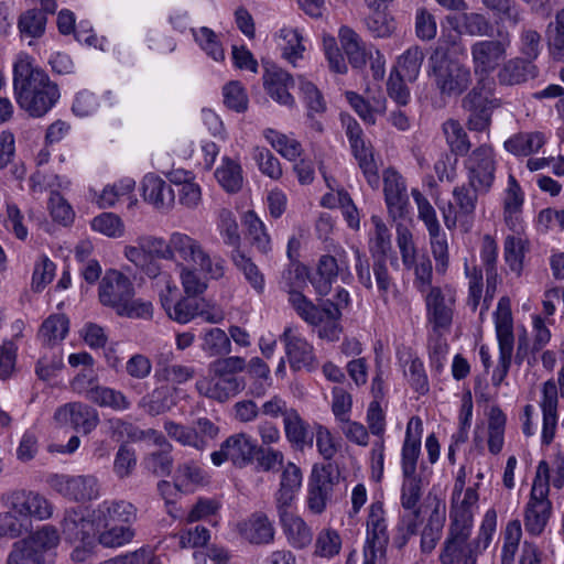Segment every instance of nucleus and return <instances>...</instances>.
<instances>
[{"label": "nucleus", "instance_id": "obj_1", "mask_svg": "<svg viewBox=\"0 0 564 564\" xmlns=\"http://www.w3.org/2000/svg\"><path fill=\"white\" fill-rule=\"evenodd\" d=\"M13 95L20 109L32 118H41L59 99V89L29 55H21L13 64Z\"/></svg>", "mask_w": 564, "mask_h": 564}, {"label": "nucleus", "instance_id": "obj_2", "mask_svg": "<svg viewBox=\"0 0 564 564\" xmlns=\"http://www.w3.org/2000/svg\"><path fill=\"white\" fill-rule=\"evenodd\" d=\"M468 516H459L455 523L449 524L448 534L444 541L441 564H476L477 557L490 544L497 527V513L488 510L482 519L478 535L469 540L471 529H468Z\"/></svg>", "mask_w": 564, "mask_h": 564}, {"label": "nucleus", "instance_id": "obj_3", "mask_svg": "<svg viewBox=\"0 0 564 564\" xmlns=\"http://www.w3.org/2000/svg\"><path fill=\"white\" fill-rule=\"evenodd\" d=\"M350 303L348 291L338 288L335 301L329 299L312 302L303 293H293L291 306L296 314L310 326L317 328L318 337L329 341L337 340L341 333V311Z\"/></svg>", "mask_w": 564, "mask_h": 564}, {"label": "nucleus", "instance_id": "obj_4", "mask_svg": "<svg viewBox=\"0 0 564 564\" xmlns=\"http://www.w3.org/2000/svg\"><path fill=\"white\" fill-rule=\"evenodd\" d=\"M449 44L455 40L441 36L429 57V76L441 96L457 97L468 89L473 82L470 68L449 55Z\"/></svg>", "mask_w": 564, "mask_h": 564}, {"label": "nucleus", "instance_id": "obj_5", "mask_svg": "<svg viewBox=\"0 0 564 564\" xmlns=\"http://www.w3.org/2000/svg\"><path fill=\"white\" fill-rule=\"evenodd\" d=\"M423 423L419 416H412L406 425L405 437L401 451V506L404 510H420L422 497V479L416 474L417 459L421 453Z\"/></svg>", "mask_w": 564, "mask_h": 564}, {"label": "nucleus", "instance_id": "obj_6", "mask_svg": "<svg viewBox=\"0 0 564 564\" xmlns=\"http://www.w3.org/2000/svg\"><path fill=\"white\" fill-rule=\"evenodd\" d=\"M99 300L102 305L112 307L120 316L145 319L152 317V304L135 300L132 282L117 270L107 271L101 279Z\"/></svg>", "mask_w": 564, "mask_h": 564}, {"label": "nucleus", "instance_id": "obj_7", "mask_svg": "<svg viewBox=\"0 0 564 564\" xmlns=\"http://www.w3.org/2000/svg\"><path fill=\"white\" fill-rule=\"evenodd\" d=\"M59 534L52 525H43L26 539L12 545L7 564H51L56 556Z\"/></svg>", "mask_w": 564, "mask_h": 564}, {"label": "nucleus", "instance_id": "obj_8", "mask_svg": "<svg viewBox=\"0 0 564 564\" xmlns=\"http://www.w3.org/2000/svg\"><path fill=\"white\" fill-rule=\"evenodd\" d=\"M549 491L550 466L545 460H541L524 509V528L531 535H540L550 520L552 502L547 498Z\"/></svg>", "mask_w": 564, "mask_h": 564}, {"label": "nucleus", "instance_id": "obj_9", "mask_svg": "<svg viewBox=\"0 0 564 564\" xmlns=\"http://www.w3.org/2000/svg\"><path fill=\"white\" fill-rule=\"evenodd\" d=\"M495 328L499 346V361L492 371L491 382L499 387L507 377L512 362L514 349L513 318L510 300L502 296L495 312Z\"/></svg>", "mask_w": 564, "mask_h": 564}, {"label": "nucleus", "instance_id": "obj_10", "mask_svg": "<svg viewBox=\"0 0 564 564\" xmlns=\"http://www.w3.org/2000/svg\"><path fill=\"white\" fill-rule=\"evenodd\" d=\"M468 186L476 194L485 195L491 189L497 170L495 151L489 144L473 150L464 161Z\"/></svg>", "mask_w": 564, "mask_h": 564}, {"label": "nucleus", "instance_id": "obj_11", "mask_svg": "<svg viewBox=\"0 0 564 564\" xmlns=\"http://www.w3.org/2000/svg\"><path fill=\"white\" fill-rule=\"evenodd\" d=\"M511 46V35L506 30L498 31L497 39L476 41L470 46L474 72L477 75L488 76L497 69L506 58Z\"/></svg>", "mask_w": 564, "mask_h": 564}, {"label": "nucleus", "instance_id": "obj_12", "mask_svg": "<svg viewBox=\"0 0 564 564\" xmlns=\"http://www.w3.org/2000/svg\"><path fill=\"white\" fill-rule=\"evenodd\" d=\"M46 482L58 495L75 502H86L99 497L100 486L94 475L52 474Z\"/></svg>", "mask_w": 564, "mask_h": 564}, {"label": "nucleus", "instance_id": "obj_13", "mask_svg": "<svg viewBox=\"0 0 564 564\" xmlns=\"http://www.w3.org/2000/svg\"><path fill=\"white\" fill-rule=\"evenodd\" d=\"M478 195L470 186L454 187L453 199L442 207L443 219L447 229L452 230L458 225L465 232L470 230Z\"/></svg>", "mask_w": 564, "mask_h": 564}, {"label": "nucleus", "instance_id": "obj_14", "mask_svg": "<svg viewBox=\"0 0 564 564\" xmlns=\"http://www.w3.org/2000/svg\"><path fill=\"white\" fill-rule=\"evenodd\" d=\"M371 221L375 226L373 236L371 238V251L380 254L373 261L372 272L380 297H382L383 301H387L388 293L394 286L386 259V253L391 248V234L380 217L372 216Z\"/></svg>", "mask_w": 564, "mask_h": 564}, {"label": "nucleus", "instance_id": "obj_15", "mask_svg": "<svg viewBox=\"0 0 564 564\" xmlns=\"http://www.w3.org/2000/svg\"><path fill=\"white\" fill-rule=\"evenodd\" d=\"M258 443L247 433H236L228 436L218 451L210 455L215 466L230 462L237 468H245L254 462Z\"/></svg>", "mask_w": 564, "mask_h": 564}, {"label": "nucleus", "instance_id": "obj_16", "mask_svg": "<svg viewBox=\"0 0 564 564\" xmlns=\"http://www.w3.org/2000/svg\"><path fill=\"white\" fill-rule=\"evenodd\" d=\"M338 275L343 281L351 276L348 254L343 248H336L334 254H323L319 258L316 274L311 283L318 295L325 296L330 292Z\"/></svg>", "mask_w": 564, "mask_h": 564}, {"label": "nucleus", "instance_id": "obj_17", "mask_svg": "<svg viewBox=\"0 0 564 564\" xmlns=\"http://www.w3.org/2000/svg\"><path fill=\"white\" fill-rule=\"evenodd\" d=\"M426 318L438 335L449 330L453 322L455 296L451 288H430L424 293Z\"/></svg>", "mask_w": 564, "mask_h": 564}, {"label": "nucleus", "instance_id": "obj_18", "mask_svg": "<svg viewBox=\"0 0 564 564\" xmlns=\"http://www.w3.org/2000/svg\"><path fill=\"white\" fill-rule=\"evenodd\" d=\"M332 463L314 465L307 490V507L311 512L321 514L325 511L327 501L337 477L334 475Z\"/></svg>", "mask_w": 564, "mask_h": 564}, {"label": "nucleus", "instance_id": "obj_19", "mask_svg": "<svg viewBox=\"0 0 564 564\" xmlns=\"http://www.w3.org/2000/svg\"><path fill=\"white\" fill-rule=\"evenodd\" d=\"M167 315L171 319L181 324H186L196 317L212 324H218L225 318L220 308L209 305L204 299L196 295L180 297Z\"/></svg>", "mask_w": 564, "mask_h": 564}, {"label": "nucleus", "instance_id": "obj_20", "mask_svg": "<svg viewBox=\"0 0 564 564\" xmlns=\"http://www.w3.org/2000/svg\"><path fill=\"white\" fill-rule=\"evenodd\" d=\"M498 106L497 99L488 98L476 88L471 89L462 100V107L468 112V129L477 132L488 130L491 123L492 110Z\"/></svg>", "mask_w": 564, "mask_h": 564}, {"label": "nucleus", "instance_id": "obj_21", "mask_svg": "<svg viewBox=\"0 0 564 564\" xmlns=\"http://www.w3.org/2000/svg\"><path fill=\"white\" fill-rule=\"evenodd\" d=\"M62 525L66 540L72 543L82 542L85 545L90 544L100 528L96 517L91 519L89 510L83 507L66 510Z\"/></svg>", "mask_w": 564, "mask_h": 564}, {"label": "nucleus", "instance_id": "obj_22", "mask_svg": "<svg viewBox=\"0 0 564 564\" xmlns=\"http://www.w3.org/2000/svg\"><path fill=\"white\" fill-rule=\"evenodd\" d=\"M383 192L389 215L393 220L405 218L410 206L406 185L394 169L390 167L383 172Z\"/></svg>", "mask_w": 564, "mask_h": 564}, {"label": "nucleus", "instance_id": "obj_23", "mask_svg": "<svg viewBox=\"0 0 564 564\" xmlns=\"http://www.w3.org/2000/svg\"><path fill=\"white\" fill-rule=\"evenodd\" d=\"M54 420L62 425H72L76 431L88 434L99 423V414L93 406L82 402H70L59 406Z\"/></svg>", "mask_w": 564, "mask_h": 564}, {"label": "nucleus", "instance_id": "obj_24", "mask_svg": "<svg viewBox=\"0 0 564 564\" xmlns=\"http://www.w3.org/2000/svg\"><path fill=\"white\" fill-rule=\"evenodd\" d=\"M367 550L372 557L377 553L382 554L389 543V532L386 519V511L381 501H375L369 507L367 517Z\"/></svg>", "mask_w": 564, "mask_h": 564}, {"label": "nucleus", "instance_id": "obj_25", "mask_svg": "<svg viewBox=\"0 0 564 564\" xmlns=\"http://www.w3.org/2000/svg\"><path fill=\"white\" fill-rule=\"evenodd\" d=\"M280 339L285 345V352L293 369L313 370L315 368L313 346L304 337L296 334L293 328L286 327Z\"/></svg>", "mask_w": 564, "mask_h": 564}, {"label": "nucleus", "instance_id": "obj_26", "mask_svg": "<svg viewBox=\"0 0 564 564\" xmlns=\"http://www.w3.org/2000/svg\"><path fill=\"white\" fill-rule=\"evenodd\" d=\"M204 248L202 242L192 236L181 231H174L169 237L166 252L163 254V259L181 260L182 265H194Z\"/></svg>", "mask_w": 564, "mask_h": 564}, {"label": "nucleus", "instance_id": "obj_27", "mask_svg": "<svg viewBox=\"0 0 564 564\" xmlns=\"http://www.w3.org/2000/svg\"><path fill=\"white\" fill-rule=\"evenodd\" d=\"M135 516L137 509L126 500H105L94 510V517L100 528H108L112 523L129 525Z\"/></svg>", "mask_w": 564, "mask_h": 564}, {"label": "nucleus", "instance_id": "obj_28", "mask_svg": "<svg viewBox=\"0 0 564 564\" xmlns=\"http://www.w3.org/2000/svg\"><path fill=\"white\" fill-rule=\"evenodd\" d=\"M446 21L454 32L467 36H490L492 33V23L489 18L480 12H466L459 14H449Z\"/></svg>", "mask_w": 564, "mask_h": 564}, {"label": "nucleus", "instance_id": "obj_29", "mask_svg": "<svg viewBox=\"0 0 564 564\" xmlns=\"http://www.w3.org/2000/svg\"><path fill=\"white\" fill-rule=\"evenodd\" d=\"M240 535L251 544H270L274 540L275 529L273 522L263 512H254L247 520L239 523Z\"/></svg>", "mask_w": 564, "mask_h": 564}, {"label": "nucleus", "instance_id": "obj_30", "mask_svg": "<svg viewBox=\"0 0 564 564\" xmlns=\"http://www.w3.org/2000/svg\"><path fill=\"white\" fill-rule=\"evenodd\" d=\"M288 542L295 549H304L312 543L313 532L306 522L290 511V508L276 509Z\"/></svg>", "mask_w": 564, "mask_h": 564}, {"label": "nucleus", "instance_id": "obj_31", "mask_svg": "<svg viewBox=\"0 0 564 564\" xmlns=\"http://www.w3.org/2000/svg\"><path fill=\"white\" fill-rule=\"evenodd\" d=\"M263 85L267 93L276 102L285 106L294 104V98L289 93V89L294 86V80L288 72L276 66L265 68Z\"/></svg>", "mask_w": 564, "mask_h": 564}, {"label": "nucleus", "instance_id": "obj_32", "mask_svg": "<svg viewBox=\"0 0 564 564\" xmlns=\"http://www.w3.org/2000/svg\"><path fill=\"white\" fill-rule=\"evenodd\" d=\"M557 387L549 380L543 384L541 409L543 413L542 443L549 445L554 438L557 425Z\"/></svg>", "mask_w": 564, "mask_h": 564}, {"label": "nucleus", "instance_id": "obj_33", "mask_svg": "<svg viewBox=\"0 0 564 564\" xmlns=\"http://www.w3.org/2000/svg\"><path fill=\"white\" fill-rule=\"evenodd\" d=\"M143 198L159 210L170 209L175 199V193L170 184L154 174H148L142 182Z\"/></svg>", "mask_w": 564, "mask_h": 564}, {"label": "nucleus", "instance_id": "obj_34", "mask_svg": "<svg viewBox=\"0 0 564 564\" xmlns=\"http://www.w3.org/2000/svg\"><path fill=\"white\" fill-rule=\"evenodd\" d=\"M430 237L431 251L435 260L436 272L444 274L449 264L448 243L445 232L442 231L437 215L422 220Z\"/></svg>", "mask_w": 564, "mask_h": 564}, {"label": "nucleus", "instance_id": "obj_35", "mask_svg": "<svg viewBox=\"0 0 564 564\" xmlns=\"http://www.w3.org/2000/svg\"><path fill=\"white\" fill-rule=\"evenodd\" d=\"M302 485L301 468L289 462L281 474L280 486L274 495L276 509L290 508Z\"/></svg>", "mask_w": 564, "mask_h": 564}, {"label": "nucleus", "instance_id": "obj_36", "mask_svg": "<svg viewBox=\"0 0 564 564\" xmlns=\"http://www.w3.org/2000/svg\"><path fill=\"white\" fill-rule=\"evenodd\" d=\"M524 194L516 177L510 174L508 177V186L505 191L503 198V218L510 229L517 231L520 228V220Z\"/></svg>", "mask_w": 564, "mask_h": 564}, {"label": "nucleus", "instance_id": "obj_37", "mask_svg": "<svg viewBox=\"0 0 564 564\" xmlns=\"http://www.w3.org/2000/svg\"><path fill=\"white\" fill-rule=\"evenodd\" d=\"M284 434L288 442L296 449H304L313 445L314 434L310 424L302 419L296 409L293 408L283 420Z\"/></svg>", "mask_w": 564, "mask_h": 564}, {"label": "nucleus", "instance_id": "obj_38", "mask_svg": "<svg viewBox=\"0 0 564 564\" xmlns=\"http://www.w3.org/2000/svg\"><path fill=\"white\" fill-rule=\"evenodd\" d=\"M536 76V68L532 62L514 57L506 62L498 72V82L501 85L513 86Z\"/></svg>", "mask_w": 564, "mask_h": 564}, {"label": "nucleus", "instance_id": "obj_39", "mask_svg": "<svg viewBox=\"0 0 564 564\" xmlns=\"http://www.w3.org/2000/svg\"><path fill=\"white\" fill-rule=\"evenodd\" d=\"M138 405L151 416L166 413L175 405L174 389L169 384L156 387L143 395Z\"/></svg>", "mask_w": 564, "mask_h": 564}, {"label": "nucleus", "instance_id": "obj_40", "mask_svg": "<svg viewBox=\"0 0 564 564\" xmlns=\"http://www.w3.org/2000/svg\"><path fill=\"white\" fill-rule=\"evenodd\" d=\"M197 388L206 397L225 402L245 388V381L237 377H217L216 381L207 383L206 387L197 383Z\"/></svg>", "mask_w": 564, "mask_h": 564}, {"label": "nucleus", "instance_id": "obj_41", "mask_svg": "<svg viewBox=\"0 0 564 564\" xmlns=\"http://www.w3.org/2000/svg\"><path fill=\"white\" fill-rule=\"evenodd\" d=\"M173 480L177 490L192 491L207 482V474L197 463L188 460L178 464Z\"/></svg>", "mask_w": 564, "mask_h": 564}, {"label": "nucleus", "instance_id": "obj_42", "mask_svg": "<svg viewBox=\"0 0 564 564\" xmlns=\"http://www.w3.org/2000/svg\"><path fill=\"white\" fill-rule=\"evenodd\" d=\"M134 187L135 182L129 177L122 178L111 185H107L98 197V205L101 208H109L120 199L127 197L130 200L129 207H133L138 202L132 195Z\"/></svg>", "mask_w": 564, "mask_h": 564}, {"label": "nucleus", "instance_id": "obj_43", "mask_svg": "<svg viewBox=\"0 0 564 564\" xmlns=\"http://www.w3.org/2000/svg\"><path fill=\"white\" fill-rule=\"evenodd\" d=\"M231 261L234 265L243 274L250 286L258 293L262 294L264 291L265 280L259 267L247 257L240 249H235L231 252Z\"/></svg>", "mask_w": 564, "mask_h": 564}, {"label": "nucleus", "instance_id": "obj_44", "mask_svg": "<svg viewBox=\"0 0 564 564\" xmlns=\"http://www.w3.org/2000/svg\"><path fill=\"white\" fill-rule=\"evenodd\" d=\"M545 143L541 132L518 133L505 142V149L514 155H529Z\"/></svg>", "mask_w": 564, "mask_h": 564}, {"label": "nucleus", "instance_id": "obj_45", "mask_svg": "<svg viewBox=\"0 0 564 564\" xmlns=\"http://www.w3.org/2000/svg\"><path fill=\"white\" fill-rule=\"evenodd\" d=\"M90 402L116 412H123L131 408L130 399L122 391L106 386H100L90 395Z\"/></svg>", "mask_w": 564, "mask_h": 564}, {"label": "nucleus", "instance_id": "obj_46", "mask_svg": "<svg viewBox=\"0 0 564 564\" xmlns=\"http://www.w3.org/2000/svg\"><path fill=\"white\" fill-rule=\"evenodd\" d=\"M442 130L452 153L464 156L469 152L471 143L463 126L457 120H446L442 126Z\"/></svg>", "mask_w": 564, "mask_h": 564}, {"label": "nucleus", "instance_id": "obj_47", "mask_svg": "<svg viewBox=\"0 0 564 564\" xmlns=\"http://www.w3.org/2000/svg\"><path fill=\"white\" fill-rule=\"evenodd\" d=\"M215 176L221 187L229 193H237L242 187L241 166L229 158L224 159L221 166L216 170Z\"/></svg>", "mask_w": 564, "mask_h": 564}, {"label": "nucleus", "instance_id": "obj_48", "mask_svg": "<svg viewBox=\"0 0 564 564\" xmlns=\"http://www.w3.org/2000/svg\"><path fill=\"white\" fill-rule=\"evenodd\" d=\"M243 224L247 228L248 237L251 243L262 253L269 252L271 249L270 236L265 230L264 224L253 210L245 214Z\"/></svg>", "mask_w": 564, "mask_h": 564}, {"label": "nucleus", "instance_id": "obj_49", "mask_svg": "<svg viewBox=\"0 0 564 564\" xmlns=\"http://www.w3.org/2000/svg\"><path fill=\"white\" fill-rule=\"evenodd\" d=\"M68 328L69 322L65 315H51L43 322L39 336L44 344L55 345L65 338Z\"/></svg>", "mask_w": 564, "mask_h": 564}, {"label": "nucleus", "instance_id": "obj_50", "mask_svg": "<svg viewBox=\"0 0 564 564\" xmlns=\"http://www.w3.org/2000/svg\"><path fill=\"white\" fill-rule=\"evenodd\" d=\"M263 135L274 150L290 161L296 160L302 153L301 143L286 134L280 133L273 129H265Z\"/></svg>", "mask_w": 564, "mask_h": 564}, {"label": "nucleus", "instance_id": "obj_51", "mask_svg": "<svg viewBox=\"0 0 564 564\" xmlns=\"http://www.w3.org/2000/svg\"><path fill=\"white\" fill-rule=\"evenodd\" d=\"M424 59L423 50L417 46H411L399 58L397 69L406 80L414 82L417 78Z\"/></svg>", "mask_w": 564, "mask_h": 564}, {"label": "nucleus", "instance_id": "obj_52", "mask_svg": "<svg viewBox=\"0 0 564 564\" xmlns=\"http://www.w3.org/2000/svg\"><path fill=\"white\" fill-rule=\"evenodd\" d=\"M481 3L500 21L517 25L522 20L521 10L516 0H481Z\"/></svg>", "mask_w": 564, "mask_h": 564}, {"label": "nucleus", "instance_id": "obj_53", "mask_svg": "<svg viewBox=\"0 0 564 564\" xmlns=\"http://www.w3.org/2000/svg\"><path fill=\"white\" fill-rule=\"evenodd\" d=\"M166 434L184 446L193 447L199 452L204 451V442L197 436L193 426H186L174 421H165Z\"/></svg>", "mask_w": 564, "mask_h": 564}, {"label": "nucleus", "instance_id": "obj_54", "mask_svg": "<svg viewBox=\"0 0 564 564\" xmlns=\"http://www.w3.org/2000/svg\"><path fill=\"white\" fill-rule=\"evenodd\" d=\"M194 267H196L205 278L212 280H220L226 273V260L218 254H212L205 248L195 261Z\"/></svg>", "mask_w": 564, "mask_h": 564}, {"label": "nucleus", "instance_id": "obj_55", "mask_svg": "<svg viewBox=\"0 0 564 564\" xmlns=\"http://www.w3.org/2000/svg\"><path fill=\"white\" fill-rule=\"evenodd\" d=\"M172 449H156L149 453L142 460L145 470L156 477L169 476L173 468Z\"/></svg>", "mask_w": 564, "mask_h": 564}, {"label": "nucleus", "instance_id": "obj_56", "mask_svg": "<svg viewBox=\"0 0 564 564\" xmlns=\"http://www.w3.org/2000/svg\"><path fill=\"white\" fill-rule=\"evenodd\" d=\"M45 24L46 17L41 11L32 9L20 15L18 28L22 36L35 39L43 35Z\"/></svg>", "mask_w": 564, "mask_h": 564}, {"label": "nucleus", "instance_id": "obj_57", "mask_svg": "<svg viewBox=\"0 0 564 564\" xmlns=\"http://www.w3.org/2000/svg\"><path fill=\"white\" fill-rule=\"evenodd\" d=\"M230 338L220 328H210L203 336L202 349L208 356H220L230 351Z\"/></svg>", "mask_w": 564, "mask_h": 564}, {"label": "nucleus", "instance_id": "obj_58", "mask_svg": "<svg viewBox=\"0 0 564 564\" xmlns=\"http://www.w3.org/2000/svg\"><path fill=\"white\" fill-rule=\"evenodd\" d=\"M281 39L283 40V44L281 45L282 56L295 65L296 61L302 58L303 52L305 50L302 44V35L295 29H282L281 30Z\"/></svg>", "mask_w": 564, "mask_h": 564}, {"label": "nucleus", "instance_id": "obj_59", "mask_svg": "<svg viewBox=\"0 0 564 564\" xmlns=\"http://www.w3.org/2000/svg\"><path fill=\"white\" fill-rule=\"evenodd\" d=\"M180 278L186 295L198 296L207 290L206 278L194 265H181Z\"/></svg>", "mask_w": 564, "mask_h": 564}, {"label": "nucleus", "instance_id": "obj_60", "mask_svg": "<svg viewBox=\"0 0 564 564\" xmlns=\"http://www.w3.org/2000/svg\"><path fill=\"white\" fill-rule=\"evenodd\" d=\"M91 227L110 238H119L124 232V225L121 218L113 213H102L91 220Z\"/></svg>", "mask_w": 564, "mask_h": 564}, {"label": "nucleus", "instance_id": "obj_61", "mask_svg": "<svg viewBox=\"0 0 564 564\" xmlns=\"http://www.w3.org/2000/svg\"><path fill=\"white\" fill-rule=\"evenodd\" d=\"M252 158L257 162L259 170L267 176L278 180L282 176V167L278 158L262 147H256L252 151Z\"/></svg>", "mask_w": 564, "mask_h": 564}, {"label": "nucleus", "instance_id": "obj_62", "mask_svg": "<svg viewBox=\"0 0 564 564\" xmlns=\"http://www.w3.org/2000/svg\"><path fill=\"white\" fill-rule=\"evenodd\" d=\"M306 269L297 261H291L283 271L281 286L289 293V303L293 293H301L299 289L305 283Z\"/></svg>", "mask_w": 564, "mask_h": 564}, {"label": "nucleus", "instance_id": "obj_63", "mask_svg": "<svg viewBox=\"0 0 564 564\" xmlns=\"http://www.w3.org/2000/svg\"><path fill=\"white\" fill-rule=\"evenodd\" d=\"M415 35L424 42L435 39L437 23L435 17L425 8H419L415 12L414 22Z\"/></svg>", "mask_w": 564, "mask_h": 564}, {"label": "nucleus", "instance_id": "obj_64", "mask_svg": "<svg viewBox=\"0 0 564 564\" xmlns=\"http://www.w3.org/2000/svg\"><path fill=\"white\" fill-rule=\"evenodd\" d=\"M99 535V542L107 547H118L130 542L134 535L129 525L110 524Z\"/></svg>", "mask_w": 564, "mask_h": 564}]
</instances>
